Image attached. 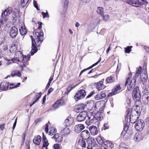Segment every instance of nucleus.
<instances>
[{
    "instance_id": "ea45409f",
    "label": "nucleus",
    "mask_w": 149,
    "mask_h": 149,
    "mask_svg": "<svg viewBox=\"0 0 149 149\" xmlns=\"http://www.w3.org/2000/svg\"><path fill=\"white\" fill-rule=\"evenodd\" d=\"M102 17L103 20L104 21H107L109 19V15L108 14L104 15L103 14L101 16Z\"/></svg>"
},
{
    "instance_id": "de8ad7c7",
    "label": "nucleus",
    "mask_w": 149,
    "mask_h": 149,
    "mask_svg": "<svg viewBox=\"0 0 149 149\" xmlns=\"http://www.w3.org/2000/svg\"><path fill=\"white\" fill-rule=\"evenodd\" d=\"M56 130L53 128L51 130H50V131L49 132V134L52 135L56 133Z\"/></svg>"
},
{
    "instance_id": "49530a36",
    "label": "nucleus",
    "mask_w": 149,
    "mask_h": 149,
    "mask_svg": "<svg viewBox=\"0 0 149 149\" xmlns=\"http://www.w3.org/2000/svg\"><path fill=\"white\" fill-rule=\"evenodd\" d=\"M132 47V46H128L126 48H125V52L126 53H130V52L131 51V49Z\"/></svg>"
},
{
    "instance_id": "13d9d810",
    "label": "nucleus",
    "mask_w": 149,
    "mask_h": 149,
    "mask_svg": "<svg viewBox=\"0 0 149 149\" xmlns=\"http://www.w3.org/2000/svg\"><path fill=\"white\" fill-rule=\"evenodd\" d=\"M49 144L48 143V141H43V145L42 146H45L47 147L49 145Z\"/></svg>"
},
{
    "instance_id": "cd10ccee",
    "label": "nucleus",
    "mask_w": 149,
    "mask_h": 149,
    "mask_svg": "<svg viewBox=\"0 0 149 149\" xmlns=\"http://www.w3.org/2000/svg\"><path fill=\"white\" fill-rule=\"evenodd\" d=\"M63 100H60L57 101L53 104V107L55 109L58 108L59 106L63 104Z\"/></svg>"
},
{
    "instance_id": "7c9ffc66",
    "label": "nucleus",
    "mask_w": 149,
    "mask_h": 149,
    "mask_svg": "<svg viewBox=\"0 0 149 149\" xmlns=\"http://www.w3.org/2000/svg\"><path fill=\"white\" fill-rule=\"evenodd\" d=\"M41 136L39 135L35 137L33 140V143L38 145H39L41 141Z\"/></svg>"
},
{
    "instance_id": "f704fd0d",
    "label": "nucleus",
    "mask_w": 149,
    "mask_h": 149,
    "mask_svg": "<svg viewBox=\"0 0 149 149\" xmlns=\"http://www.w3.org/2000/svg\"><path fill=\"white\" fill-rule=\"evenodd\" d=\"M12 77H14L15 76H17L19 77H20L21 75L20 72L18 70H16L13 71L10 75Z\"/></svg>"
},
{
    "instance_id": "c03bdc74",
    "label": "nucleus",
    "mask_w": 149,
    "mask_h": 149,
    "mask_svg": "<svg viewBox=\"0 0 149 149\" xmlns=\"http://www.w3.org/2000/svg\"><path fill=\"white\" fill-rule=\"evenodd\" d=\"M79 143H80V145L81 146L82 148H85L86 147V143L85 141L81 140L79 141Z\"/></svg>"
},
{
    "instance_id": "2eb2a0df",
    "label": "nucleus",
    "mask_w": 149,
    "mask_h": 149,
    "mask_svg": "<svg viewBox=\"0 0 149 149\" xmlns=\"http://www.w3.org/2000/svg\"><path fill=\"white\" fill-rule=\"evenodd\" d=\"M32 40V46L31 50V55H33L34 53H36L38 50L36 46V42L34 40H33L32 36H31Z\"/></svg>"
},
{
    "instance_id": "f3484780",
    "label": "nucleus",
    "mask_w": 149,
    "mask_h": 149,
    "mask_svg": "<svg viewBox=\"0 0 149 149\" xmlns=\"http://www.w3.org/2000/svg\"><path fill=\"white\" fill-rule=\"evenodd\" d=\"M148 77L146 71L145 70L143 73H141L140 76V79L143 85L145 84L146 82Z\"/></svg>"
},
{
    "instance_id": "680f3d73",
    "label": "nucleus",
    "mask_w": 149,
    "mask_h": 149,
    "mask_svg": "<svg viewBox=\"0 0 149 149\" xmlns=\"http://www.w3.org/2000/svg\"><path fill=\"white\" fill-rule=\"evenodd\" d=\"M48 125L47 123H46L45 124V131L46 132V133H47L48 131Z\"/></svg>"
},
{
    "instance_id": "39448f33",
    "label": "nucleus",
    "mask_w": 149,
    "mask_h": 149,
    "mask_svg": "<svg viewBox=\"0 0 149 149\" xmlns=\"http://www.w3.org/2000/svg\"><path fill=\"white\" fill-rule=\"evenodd\" d=\"M86 93L84 90H79L74 96V99L76 101L84 98L86 95Z\"/></svg>"
},
{
    "instance_id": "5fc2aeb1",
    "label": "nucleus",
    "mask_w": 149,
    "mask_h": 149,
    "mask_svg": "<svg viewBox=\"0 0 149 149\" xmlns=\"http://www.w3.org/2000/svg\"><path fill=\"white\" fill-rule=\"evenodd\" d=\"M33 4L37 10H39V9H38V4L36 1H34L33 2Z\"/></svg>"
},
{
    "instance_id": "20e7f679",
    "label": "nucleus",
    "mask_w": 149,
    "mask_h": 149,
    "mask_svg": "<svg viewBox=\"0 0 149 149\" xmlns=\"http://www.w3.org/2000/svg\"><path fill=\"white\" fill-rule=\"evenodd\" d=\"M127 117H130V119L132 120V118H134L135 119V120L137 119L138 117L136 115L139 114V111H138L135 110V109H129L127 111Z\"/></svg>"
},
{
    "instance_id": "e2e57ef3",
    "label": "nucleus",
    "mask_w": 149,
    "mask_h": 149,
    "mask_svg": "<svg viewBox=\"0 0 149 149\" xmlns=\"http://www.w3.org/2000/svg\"><path fill=\"white\" fill-rule=\"evenodd\" d=\"M8 49V47L7 45H5L3 46V49L4 51H7Z\"/></svg>"
},
{
    "instance_id": "58836bf2",
    "label": "nucleus",
    "mask_w": 149,
    "mask_h": 149,
    "mask_svg": "<svg viewBox=\"0 0 149 149\" xmlns=\"http://www.w3.org/2000/svg\"><path fill=\"white\" fill-rule=\"evenodd\" d=\"M141 70L142 68L140 66L139 68H137V71L136 72L135 76V77H137L139 76V75L141 73Z\"/></svg>"
},
{
    "instance_id": "864d4df0",
    "label": "nucleus",
    "mask_w": 149,
    "mask_h": 149,
    "mask_svg": "<svg viewBox=\"0 0 149 149\" xmlns=\"http://www.w3.org/2000/svg\"><path fill=\"white\" fill-rule=\"evenodd\" d=\"M95 93V91H93L91 92L90 94L86 97V98H89Z\"/></svg>"
},
{
    "instance_id": "f8f14e48",
    "label": "nucleus",
    "mask_w": 149,
    "mask_h": 149,
    "mask_svg": "<svg viewBox=\"0 0 149 149\" xmlns=\"http://www.w3.org/2000/svg\"><path fill=\"white\" fill-rule=\"evenodd\" d=\"M121 89V88L120 86L119 85L116 86L112 89V92L109 93L108 95V97H111L118 93Z\"/></svg>"
},
{
    "instance_id": "4d7b16f0",
    "label": "nucleus",
    "mask_w": 149,
    "mask_h": 149,
    "mask_svg": "<svg viewBox=\"0 0 149 149\" xmlns=\"http://www.w3.org/2000/svg\"><path fill=\"white\" fill-rule=\"evenodd\" d=\"M109 128V126L108 124L107 123H106L104 124V126L103 127V128L104 130H105L108 129Z\"/></svg>"
},
{
    "instance_id": "5701e85b",
    "label": "nucleus",
    "mask_w": 149,
    "mask_h": 149,
    "mask_svg": "<svg viewBox=\"0 0 149 149\" xmlns=\"http://www.w3.org/2000/svg\"><path fill=\"white\" fill-rule=\"evenodd\" d=\"M104 114L102 112H98L94 116L95 120H102Z\"/></svg>"
},
{
    "instance_id": "79ce46f5",
    "label": "nucleus",
    "mask_w": 149,
    "mask_h": 149,
    "mask_svg": "<svg viewBox=\"0 0 149 149\" xmlns=\"http://www.w3.org/2000/svg\"><path fill=\"white\" fill-rule=\"evenodd\" d=\"M68 0H62V2L64 4V7L65 8H67L68 7Z\"/></svg>"
},
{
    "instance_id": "09e8293b",
    "label": "nucleus",
    "mask_w": 149,
    "mask_h": 149,
    "mask_svg": "<svg viewBox=\"0 0 149 149\" xmlns=\"http://www.w3.org/2000/svg\"><path fill=\"white\" fill-rule=\"evenodd\" d=\"M10 86H13V87H11L10 88H15L17 87H19L20 85V83H18L17 84H14L11 83L10 84Z\"/></svg>"
},
{
    "instance_id": "4c0bfd02",
    "label": "nucleus",
    "mask_w": 149,
    "mask_h": 149,
    "mask_svg": "<svg viewBox=\"0 0 149 149\" xmlns=\"http://www.w3.org/2000/svg\"><path fill=\"white\" fill-rule=\"evenodd\" d=\"M29 0H21V6L22 7H24L26 6Z\"/></svg>"
},
{
    "instance_id": "c9c22d12",
    "label": "nucleus",
    "mask_w": 149,
    "mask_h": 149,
    "mask_svg": "<svg viewBox=\"0 0 149 149\" xmlns=\"http://www.w3.org/2000/svg\"><path fill=\"white\" fill-rule=\"evenodd\" d=\"M97 142L100 145L102 144L104 141L103 138L101 136H98L96 138Z\"/></svg>"
},
{
    "instance_id": "774afa93",
    "label": "nucleus",
    "mask_w": 149,
    "mask_h": 149,
    "mask_svg": "<svg viewBox=\"0 0 149 149\" xmlns=\"http://www.w3.org/2000/svg\"><path fill=\"white\" fill-rule=\"evenodd\" d=\"M146 122L149 125V116L147 117L145 119Z\"/></svg>"
},
{
    "instance_id": "37998d69",
    "label": "nucleus",
    "mask_w": 149,
    "mask_h": 149,
    "mask_svg": "<svg viewBox=\"0 0 149 149\" xmlns=\"http://www.w3.org/2000/svg\"><path fill=\"white\" fill-rule=\"evenodd\" d=\"M76 87L75 86L72 85L69 86L66 88V90L68 91V93H69L70 91Z\"/></svg>"
},
{
    "instance_id": "7ed1b4c3",
    "label": "nucleus",
    "mask_w": 149,
    "mask_h": 149,
    "mask_svg": "<svg viewBox=\"0 0 149 149\" xmlns=\"http://www.w3.org/2000/svg\"><path fill=\"white\" fill-rule=\"evenodd\" d=\"M20 54V56H22L21 57L16 59V60L18 61L19 62V64L22 69L25 67L26 64V62L29 59V55H28L27 56H23L21 52H17V54Z\"/></svg>"
},
{
    "instance_id": "0eeeda50",
    "label": "nucleus",
    "mask_w": 149,
    "mask_h": 149,
    "mask_svg": "<svg viewBox=\"0 0 149 149\" xmlns=\"http://www.w3.org/2000/svg\"><path fill=\"white\" fill-rule=\"evenodd\" d=\"M87 117V112L86 111L81 112L76 118V120L79 122L84 121Z\"/></svg>"
},
{
    "instance_id": "dca6fc26",
    "label": "nucleus",
    "mask_w": 149,
    "mask_h": 149,
    "mask_svg": "<svg viewBox=\"0 0 149 149\" xmlns=\"http://www.w3.org/2000/svg\"><path fill=\"white\" fill-rule=\"evenodd\" d=\"M81 136L83 139L86 140L89 138L90 134L88 130H85L81 132Z\"/></svg>"
},
{
    "instance_id": "a878e982",
    "label": "nucleus",
    "mask_w": 149,
    "mask_h": 149,
    "mask_svg": "<svg viewBox=\"0 0 149 149\" xmlns=\"http://www.w3.org/2000/svg\"><path fill=\"white\" fill-rule=\"evenodd\" d=\"M105 88V86L103 84V81H100L97 83L96 89L98 91H100Z\"/></svg>"
},
{
    "instance_id": "aec40b11",
    "label": "nucleus",
    "mask_w": 149,
    "mask_h": 149,
    "mask_svg": "<svg viewBox=\"0 0 149 149\" xmlns=\"http://www.w3.org/2000/svg\"><path fill=\"white\" fill-rule=\"evenodd\" d=\"M133 94L134 96V97L136 98V100H139L141 98V95L138 87H136L134 89Z\"/></svg>"
},
{
    "instance_id": "b1692460",
    "label": "nucleus",
    "mask_w": 149,
    "mask_h": 149,
    "mask_svg": "<svg viewBox=\"0 0 149 149\" xmlns=\"http://www.w3.org/2000/svg\"><path fill=\"white\" fill-rule=\"evenodd\" d=\"M8 83L5 81L2 82L0 84V88L3 91H6L8 88Z\"/></svg>"
},
{
    "instance_id": "393cba45",
    "label": "nucleus",
    "mask_w": 149,
    "mask_h": 149,
    "mask_svg": "<svg viewBox=\"0 0 149 149\" xmlns=\"http://www.w3.org/2000/svg\"><path fill=\"white\" fill-rule=\"evenodd\" d=\"M84 107L85 105L84 104H80L75 108V111L77 113L81 112L84 109Z\"/></svg>"
},
{
    "instance_id": "a18cd8bd",
    "label": "nucleus",
    "mask_w": 149,
    "mask_h": 149,
    "mask_svg": "<svg viewBox=\"0 0 149 149\" xmlns=\"http://www.w3.org/2000/svg\"><path fill=\"white\" fill-rule=\"evenodd\" d=\"M5 38L2 35H0V45H1L5 40Z\"/></svg>"
},
{
    "instance_id": "3c124183",
    "label": "nucleus",
    "mask_w": 149,
    "mask_h": 149,
    "mask_svg": "<svg viewBox=\"0 0 149 149\" xmlns=\"http://www.w3.org/2000/svg\"><path fill=\"white\" fill-rule=\"evenodd\" d=\"M53 147L54 149H59L60 148V145L59 144H54L53 146Z\"/></svg>"
},
{
    "instance_id": "0e129e2a",
    "label": "nucleus",
    "mask_w": 149,
    "mask_h": 149,
    "mask_svg": "<svg viewBox=\"0 0 149 149\" xmlns=\"http://www.w3.org/2000/svg\"><path fill=\"white\" fill-rule=\"evenodd\" d=\"M128 128V125L127 124H125L124 125V130L125 131H127V130Z\"/></svg>"
},
{
    "instance_id": "473e14b6",
    "label": "nucleus",
    "mask_w": 149,
    "mask_h": 149,
    "mask_svg": "<svg viewBox=\"0 0 149 149\" xmlns=\"http://www.w3.org/2000/svg\"><path fill=\"white\" fill-rule=\"evenodd\" d=\"M70 131L69 129L67 127L64 128L61 131V133L64 136L67 135L70 133Z\"/></svg>"
},
{
    "instance_id": "6ab92c4d",
    "label": "nucleus",
    "mask_w": 149,
    "mask_h": 149,
    "mask_svg": "<svg viewBox=\"0 0 149 149\" xmlns=\"http://www.w3.org/2000/svg\"><path fill=\"white\" fill-rule=\"evenodd\" d=\"M106 97V94L105 91H102L98 93L95 97V98L96 100H99L104 98H105Z\"/></svg>"
},
{
    "instance_id": "603ef678",
    "label": "nucleus",
    "mask_w": 149,
    "mask_h": 149,
    "mask_svg": "<svg viewBox=\"0 0 149 149\" xmlns=\"http://www.w3.org/2000/svg\"><path fill=\"white\" fill-rule=\"evenodd\" d=\"M143 98L144 100H146L145 102L147 104L148 103V99H149V96L148 95H146L144 96Z\"/></svg>"
},
{
    "instance_id": "2f4dec72",
    "label": "nucleus",
    "mask_w": 149,
    "mask_h": 149,
    "mask_svg": "<svg viewBox=\"0 0 149 149\" xmlns=\"http://www.w3.org/2000/svg\"><path fill=\"white\" fill-rule=\"evenodd\" d=\"M101 60V58H100L99 59L97 63L93 64L92 65H91L90 67H89L86 69H84L81 70L79 76H80L82 74V73H83L85 71H86L87 70H88L89 69H90L92 68L94 66L97 65L100 61Z\"/></svg>"
},
{
    "instance_id": "4be33fe9",
    "label": "nucleus",
    "mask_w": 149,
    "mask_h": 149,
    "mask_svg": "<svg viewBox=\"0 0 149 149\" xmlns=\"http://www.w3.org/2000/svg\"><path fill=\"white\" fill-rule=\"evenodd\" d=\"M89 129L91 134L93 136L96 135L98 132L97 127L95 126H91Z\"/></svg>"
},
{
    "instance_id": "c756f323",
    "label": "nucleus",
    "mask_w": 149,
    "mask_h": 149,
    "mask_svg": "<svg viewBox=\"0 0 149 149\" xmlns=\"http://www.w3.org/2000/svg\"><path fill=\"white\" fill-rule=\"evenodd\" d=\"M19 30L20 34L22 36L25 35L27 33L25 26L24 25L19 26Z\"/></svg>"
},
{
    "instance_id": "a19ab883",
    "label": "nucleus",
    "mask_w": 149,
    "mask_h": 149,
    "mask_svg": "<svg viewBox=\"0 0 149 149\" xmlns=\"http://www.w3.org/2000/svg\"><path fill=\"white\" fill-rule=\"evenodd\" d=\"M88 144L93 147L94 146L95 144V141L94 139H91L88 141Z\"/></svg>"
},
{
    "instance_id": "423d86ee",
    "label": "nucleus",
    "mask_w": 149,
    "mask_h": 149,
    "mask_svg": "<svg viewBox=\"0 0 149 149\" xmlns=\"http://www.w3.org/2000/svg\"><path fill=\"white\" fill-rule=\"evenodd\" d=\"M138 1H133L131 0H127L126 3L130 5H132L133 6L137 7L139 5L146 3V1L143 0H137Z\"/></svg>"
},
{
    "instance_id": "c85d7f7f",
    "label": "nucleus",
    "mask_w": 149,
    "mask_h": 149,
    "mask_svg": "<svg viewBox=\"0 0 149 149\" xmlns=\"http://www.w3.org/2000/svg\"><path fill=\"white\" fill-rule=\"evenodd\" d=\"M42 95L41 92H40L39 93H37L36 95L34 98L33 99V101L31 104H30V106H31L34 104L37 101L40 97Z\"/></svg>"
},
{
    "instance_id": "e433bc0d",
    "label": "nucleus",
    "mask_w": 149,
    "mask_h": 149,
    "mask_svg": "<svg viewBox=\"0 0 149 149\" xmlns=\"http://www.w3.org/2000/svg\"><path fill=\"white\" fill-rule=\"evenodd\" d=\"M97 12L101 16L102 15L104 14L103 8L101 7H98Z\"/></svg>"
},
{
    "instance_id": "412c9836",
    "label": "nucleus",
    "mask_w": 149,
    "mask_h": 149,
    "mask_svg": "<svg viewBox=\"0 0 149 149\" xmlns=\"http://www.w3.org/2000/svg\"><path fill=\"white\" fill-rule=\"evenodd\" d=\"M84 127V125L79 124L75 126L74 130L76 132L79 133L83 130Z\"/></svg>"
},
{
    "instance_id": "bf43d9fd",
    "label": "nucleus",
    "mask_w": 149,
    "mask_h": 149,
    "mask_svg": "<svg viewBox=\"0 0 149 149\" xmlns=\"http://www.w3.org/2000/svg\"><path fill=\"white\" fill-rule=\"evenodd\" d=\"M42 13L43 18H45L47 17V16L48 15V13L47 12L46 13H45L43 12H42Z\"/></svg>"
},
{
    "instance_id": "6e6552de",
    "label": "nucleus",
    "mask_w": 149,
    "mask_h": 149,
    "mask_svg": "<svg viewBox=\"0 0 149 149\" xmlns=\"http://www.w3.org/2000/svg\"><path fill=\"white\" fill-rule=\"evenodd\" d=\"M136 123L135 125L136 129L138 131L142 130L144 125L143 120L139 119Z\"/></svg>"
},
{
    "instance_id": "72a5a7b5",
    "label": "nucleus",
    "mask_w": 149,
    "mask_h": 149,
    "mask_svg": "<svg viewBox=\"0 0 149 149\" xmlns=\"http://www.w3.org/2000/svg\"><path fill=\"white\" fill-rule=\"evenodd\" d=\"M115 79L113 76H111L106 79V83H110L115 81Z\"/></svg>"
},
{
    "instance_id": "ddd939ff",
    "label": "nucleus",
    "mask_w": 149,
    "mask_h": 149,
    "mask_svg": "<svg viewBox=\"0 0 149 149\" xmlns=\"http://www.w3.org/2000/svg\"><path fill=\"white\" fill-rule=\"evenodd\" d=\"M18 33L17 29L14 26L11 27L10 32V35L12 38L16 37Z\"/></svg>"
},
{
    "instance_id": "6e6d98bb",
    "label": "nucleus",
    "mask_w": 149,
    "mask_h": 149,
    "mask_svg": "<svg viewBox=\"0 0 149 149\" xmlns=\"http://www.w3.org/2000/svg\"><path fill=\"white\" fill-rule=\"evenodd\" d=\"M29 141H27L26 142V148L28 149H30V145H29Z\"/></svg>"
},
{
    "instance_id": "338daca9",
    "label": "nucleus",
    "mask_w": 149,
    "mask_h": 149,
    "mask_svg": "<svg viewBox=\"0 0 149 149\" xmlns=\"http://www.w3.org/2000/svg\"><path fill=\"white\" fill-rule=\"evenodd\" d=\"M42 22H40V23L39 24V25H38V28L39 29H41L42 28Z\"/></svg>"
},
{
    "instance_id": "f03ea898",
    "label": "nucleus",
    "mask_w": 149,
    "mask_h": 149,
    "mask_svg": "<svg viewBox=\"0 0 149 149\" xmlns=\"http://www.w3.org/2000/svg\"><path fill=\"white\" fill-rule=\"evenodd\" d=\"M12 8L8 7L2 13L1 17L3 18L0 21V23L2 24H6L8 20V16L11 13L12 11Z\"/></svg>"
},
{
    "instance_id": "1a4fd4ad",
    "label": "nucleus",
    "mask_w": 149,
    "mask_h": 149,
    "mask_svg": "<svg viewBox=\"0 0 149 149\" xmlns=\"http://www.w3.org/2000/svg\"><path fill=\"white\" fill-rule=\"evenodd\" d=\"M113 146V145L110 141L107 140L102 144L101 149H111Z\"/></svg>"
},
{
    "instance_id": "9b49d317",
    "label": "nucleus",
    "mask_w": 149,
    "mask_h": 149,
    "mask_svg": "<svg viewBox=\"0 0 149 149\" xmlns=\"http://www.w3.org/2000/svg\"><path fill=\"white\" fill-rule=\"evenodd\" d=\"M43 33L42 32H36L35 33V37L36 40H37V42L39 43L40 42V43L43 41Z\"/></svg>"
},
{
    "instance_id": "f257e3e1",
    "label": "nucleus",
    "mask_w": 149,
    "mask_h": 149,
    "mask_svg": "<svg viewBox=\"0 0 149 149\" xmlns=\"http://www.w3.org/2000/svg\"><path fill=\"white\" fill-rule=\"evenodd\" d=\"M132 74H128V76L126 79V82L125 84V86H126L127 84V89L129 91L132 90L133 88L135 86L136 80L135 78L133 79L130 80Z\"/></svg>"
},
{
    "instance_id": "9d476101",
    "label": "nucleus",
    "mask_w": 149,
    "mask_h": 149,
    "mask_svg": "<svg viewBox=\"0 0 149 149\" xmlns=\"http://www.w3.org/2000/svg\"><path fill=\"white\" fill-rule=\"evenodd\" d=\"M87 119L86 121V124L88 125H90L93 123H94L95 120L94 116L91 113L87 114Z\"/></svg>"
},
{
    "instance_id": "8fccbe9b",
    "label": "nucleus",
    "mask_w": 149,
    "mask_h": 149,
    "mask_svg": "<svg viewBox=\"0 0 149 149\" xmlns=\"http://www.w3.org/2000/svg\"><path fill=\"white\" fill-rule=\"evenodd\" d=\"M143 89L144 90L148 91H149V84H146L143 87Z\"/></svg>"
},
{
    "instance_id": "bb28decb",
    "label": "nucleus",
    "mask_w": 149,
    "mask_h": 149,
    "mask_svg": "<svg viewBox=\"0 0 149 149\" xmlns=\"http://www.w3.org/2000/svg\"><path fill=\"white\" fill-rule=\"evenodd\" d=\"M53 139H54L56 142L57 143H59L61 142L63 140V137L62 136L59 134H56L52 137Z\"/></svg>"
},
{
    "instance_id": "a211bd4d",
    "label": "nucleus",
    "mask_w": 149,
    "mask_h": 149,
    "mask_svg": "<svg viewBox=\"0 0 149 149\" xmlns=\"http://www.w3.org/2000/svg\"><path fill=\"white\" fill-rule=\"evenodd\" d=\"M144 138V135L141 133H136L134 136V139L136 142H139Z\"/></svg>"
},
{
    "instance_id": "052dcab7",
    "label": "nucleus",
    "mask_w": 149,
    "mask_h": 149,
    "mask_svg": "<svg viewBox=\"0 0 149 149\" xmlns=\"http://www.w3.org/2000/svg\"><path fill=\"white\" fill-rule=\"evenodd\" d=\"M53 90L54 89L53 88H50L48 91L47 95H49L53 91Z\"/></svg>"
},
{
    "instance_id": "4468645a",
    "label": "nucleus",
    "mask_w": 149,
    "mask_h": 149,
    "mask_svg": "<svg viewBox=\"0 0 149 149\" xmlns=\"http://www.w3.org/2000/svg\"><path fill=\"white\" fill-rule=\"evenodd\" d=\"M73 118L69 116L65 120L64 124L66 127H70L73 124Z\"/></svg>"
},
{
    "instance_id": "69168bd1",
    "label": "nucleus",
    "mask_w": 149,
    "mask_h": 149,
    "mask_svg": "<svg viewBox=\"0 0 149 149\" xmlns=\"http://www.w3.org/2000/svg\"><path fill=\"white\" fill-rule=\"evenodd\" d=\"M26 136V134L25 133H24L23 134V137H22V143H23L25 140V136Z\"/></svg>"
}]
</instances>
